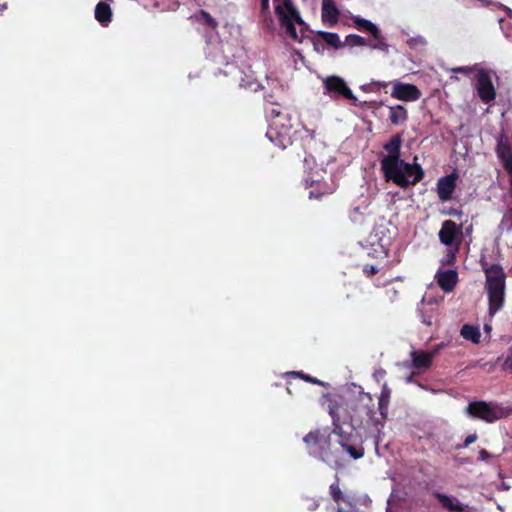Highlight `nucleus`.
<instances>
[{"label":"nucleus","mask_w":512,"mask_h":512,"mask_svg":"<svg viewBox=\"0 0 512 512\" xmlns=\"http://www.w3.org/2000/svg\"><path fill=\"white\" fill-rule=\"evenodd\" d=\"M402 135H393L383 145L387 155L381 159V170L387 181H392L401 188H408L419 183L424 177V170L420 164L408 163L401 159Z\"/></svg>","instance_id":"f257e3e1"},{"label":"nucleus","mask_w":512,"mask_h":512,"mask_svg":"<svg viewBox=\"0 0 512 512\" xmlns=\"http://www.w3.org/2000/svg\"><path fill=\"white\" fill-rule=\"evenodd\" d=\"M329 404H336L341 409L343 418L349 424L362 427L370 423L378 425L380 421L375 419L374 401L369 393L358 392L348 397H339L329 400Z\"/></svg>","instance_id":"f03ea898"},{"label":"nucleus","mask_w":512,"mask_h":512,"mask_svg":"<svg viewBox=\"0 0 512 512\" xmlns=\"http://www.w3.org/2000/svg\"><path fill=\"white\" fill-rule=\"evenodd\" d=\"M328 412L332 418L333 430L331 434L338 437L339 445L352 459L358 460L364 456L362 437L356 432L357 425L349 424L343 418L341 409L336 404H328Z\"/></svg>","instance_id":"7ed1b4c3"},{"label":"nucleus","mask_w":512,"mask_h":512,"mask_svg":"<svg viewBox=\"0 0 512 512\" xmlns=\"http://www.w3.org/2000/svg\"><path fill=\"white\" fill-rule=\"evenodd\" d=\"M485 273V291L488 297V313L494 316L504 307L506 274L500 264L481 263Z\"/></svg>","instance_id":"20e7f679"},{"label":"nucleus","mask_w":512,"mask_h":512,"mask_svg":"<svg viewBox=\"0 0 512 512\" xmlns=\"http://www.w3.org/2000/svg\"><path fill=\"white\" fill-rule=\"evenodd\" d=\"M308 454L325 463H337L338 455L331 449V431L327 428L311 430L303 437Z\"/></svg>","instance_id":"39448f33"},{"label":"nucleus","mask_w":512,"mask_h":512,"mask_svg":"<svg viewBox=\"0 0 512 512\" xmlns=\"http://www.w3.org/2000/svg\"><path fill=\"white\" fill-rule=\"evenodd\" d=\"M275 12L279 18L280 26L285 29L286 34L293 40H300L297 34L295 23L306 26L299 12L291 0H283V6L277 5Z\"/></svg>","instance_id":"423d86ee"},{"label":"nucleus","mask_w":512,"mask_h":512,"mask_svg":"<svg viewBox=\"0 0 512 512\" xmlns=\"http://www.w3.org/2000/svg\"><path fill=\"white\" fill-rule=\"evenodd\" d=\"M468 414L485 422H494L505 416L504 408L494 402L474 401L467 407Z\"/></svg>","instance_id":"0eeeda50"},{"label":"nucleus","mask_w":512,"mask_h":512,"mask_svg":"<svg viewBox=\"0 0 512 512\" xmlns=\"http://www.w3.org/2000/svg\"><path fill=\"white\" fill-rule=\"evenodd\" d=\"M324 93L329 95L331 98L342 97L353 102L357 101L356 96L352 90L348 87L345 80L337 75H331L323 80Z\"/></svg>","instance_id":"6e6552de"},{"label":"nucleus","mask_w":512,"mask_h":512,"mask_svg":"<svg viewBox=\"0 0 512 512\" xmlns=\"http://www.w3.org/2000/svg\"><path fill=\"white\" fill-rule=\"evenodd\" d=\"M476 89L479 98L485 104H489L496 98V90L492 83L491 73L486 69H480L476 76Z\"/></svg>","instance_id":"1a4fd4ad"},{"label":"nucleus","mask_w":512,"mask_h":512,"mask_svg":"<svg viewBox=\"0 0 512 512\" xmlns=\"http://www.w3.org/2000/svg\"><path fill=\"white\" fill-rule=\"evenodd\" d=\"M392 85L391 96L397 100L413 102L419 100L422 95L421 91L414 84L395 80Z\"/></svg>","instance_id":"9d476101"},{"label":"nucleus","mask_w":512,"mask_h":512,"mask_svg":"<svg viewBox=\"0 0 512 512\" xmlns=\"http://www.w3.org/2000/svg\"><path fill=\"white\" fill-rule=\"evenodd\" d=\"M496 152L509 175L510 185H512V142L507 135L502 134L498 138Z\"/></svg>","instance_id":"9b49d317"},{"label":"nucleus","mask_w":512,"mask_h":512,"mask_svg":"<svg viewBox=\"0 0 512 512\" xmlns=\"http://www.w3.org/2000/svg\"><path fill=\"white\" fill-rule=\"evenodd\" d=\"M458 174L452 172L449 175L440 177L436 184V191L438 198L442 202H446L452 199L453 193L456 189Z\"/></svg>","instance_id":"f8f14e48"},{"label":"nucleus","mask_w":512,"mask_h":512,"mask_svg":"<svg viewBox=\"0 0 512 512\" xmlns=\"http://www.w3.org/2000/svg\"><path fill=\"white\" fill-rule=\"evenodd\" d=\"M443 344L437 345L431 352L413 351L411 353L412 364L416 369H427L431 366L433 358L439 353Z\"/></svg>","instance_id":"ddd939ff"},{"label":"nucleus","mask_w":512,"mask_h":512,"mask_svg":"<svg viewBox=\"0 0 512 512\" xmlns=\"http://www.w3.org/2000/svg\"><path fill=\"white\" fill-rule=\"evenodd\" d=\"M459 234H461V227L452 220H445L438 235L441 243L451 246Z\"/></svg>","instance_id":"4468645a"},{"label":"nucleus","mask_w":512,"mask_h":512,"mask_svg":"<svg viewBox=\"0 0 512 512\" xmlns=\"http://www.w3.org/2000/svg\"><path fill=\"white\" fill-rule=\"evenodd\" d=\"M433 496L438 500L441 506L448 512H464L467 510L468 505L463 504L454 496H449L444 493L435 492Z\"/></svg>","instance_id":"2eb2a0df"},{"label":"nucleus","mask_w":512,"mask_h":512,"mask_svg":"<svg viewBox=\"0 0 512 512\" xmlns=\"http://www.w3.org/2000/svg\"><path fill=\"white\" fill-rule=\"evenodd\" d=\"M309 199L321 200L323 196L331 195L335 192L336 186L332 183L312 179L310 184Z\"/></svg>","instance_id":"dca6fc26"},{"label":"nucleus","mask_w":512,"mask_h":512,"mask_svg":"<svg viewBox=\"0 0 512 512\" xmlns=\"http://www.w3.org/2000/svg\"><path fill=\"white\" fill-rule=\"evenodd\" d=\"M436 281L443 291L451 292L457 284L458 274L455 270L438 271Z\"/></svg>","instance_id":"f3484780"},{"label":"nucleus","mask_w":512,"mask_h":512,"mask_svg":"<svg viewBox=\"0 0 512 512\" xmlns=\"http://www.w3.org/2000/svg\"><path fill=\"white\" fill-rule=\"evenodd\" d=\"M322 21L329 26H334L339 19V10L333 0H322Z\"/></svg>","instance_id":"a211bd4d"},{"label":"nucleus","mask_w":512,"mask_h":512,"mask_svg":"<svg viewBox=\"0 0 512 512\" xmlns=\"http://www.w3.org/2000/svg\"><path fill=\"white\" fill-rule=\"evenodd\" d=\"M356 25L358 28L370 32L373 38L378 41V43L373 46L374 48L386 49L387 45L383 43L380 31L376 27V25H374L371 21L366 19H357Z\"/></svg>","instance_id":"6ab92c4d"},{"label":"nucleus","mask_w":512,"mask_h":512,"mask_svg":"<svg viewBox=\"0 0 512 512\" xmlns=\"http://www.w3.org/2000/svg\"><path fill=\"white\" fill-rule=\"evenodd\" d=\"M112 10L105 1H100L95 7V19L103 26L107 27L112 21Z\"/></svg>","instance_id":"aec40b11"},{"label":"nucleus","mask_w":512,"mask_h":512,"mask_svg":"<svg viewBox=\"0 0 512 512\" xmlns=\"http://www.w3.org/2000/svg\"><path fill=\"white\" fill-rule=\"evenodd\" d=\"M390 396H391V390L388 388V386L385 384L382 387L379 399H378V409L381 415L380 424L386 420L388 415V407L390 404Z\"/></svg>","instance_id":"412c9836"},{"label":"nucleus","mask_w":512,"mask_h":512,"mask_svg":"<svg viewBox=\"0 0 512 512\" xmlns=\"http://www.w3.org/2000/svg\"><path fill=\"white\" fill-rule=\"evenodd\" d=\"M408 113L404 106L396 105L389 107V120L393 125H400L407 121Z\"/></svg>","instance_id":"4be33fe9"},{"label":"nucleus","mask_w":512,"mask_h":512,"mask_svg":"<svg viewBox=\"0 0 512 512\" xmlns=\"http://www.w3.org/2000/svg\"><path fill=\"white\" fill-rule=\"evenodd\" d=\"M460 333H461V336L466 340H470L475 344L480 342V337H481L480 330L473 325L464 324L461 328Z\"/></svg>","instance_id":"5701e85b"},{"label":"nucleus","mask_w":512,"mask_h":512,"mask_svg":"<svg viewBox=\"0 0 512 512\" xmlns=\"http://www.w3.org/2000/svg\"><path fill=\"white\" fill-rule=\"evenodd\" d=\"M318 36L329 46L334 47L335 49L342 48L344 44L340 41V38L337 33L319 31Z\"/></svg>","instance_id":"b1692460"},{"label":"nucleus","mask_w":512,"mask_h":512,"mask_svg":"<svg viewBox=\"0 0 512 512\" xmlns=\"http://www.w3.org/2000/svg\"><path fill=\"white\" fill-rule=\"evenodd\" d=\"M329 493L333 501L337 504L344 500L343 492L340 488V478L338 475H335V481L329 486Z\"/></svg>","instance_id":"393cba45"},{"label":"nucleus","mask_w":512,"mask_h":512,"mask_svg":"<svg viewBox=\"0 0 512 512\" xmlns=\"http://www.w3.org/2000/svg\"><path fill=\"white\" fill-rule=\"evenodd\" d=\"M291 375L293 376H297V377H300L302 378L303 380H305L306 382H309V383H312V384H317V385H323V382L318 380L317 378L315 377H312L308 374H304L303 372L301 371H294V372H291Z\"/></svg>","instance_id":"a878e982"},{"label":"nucleus","mask_w":512,"mask_h":512,"mask_svg":"<svg viewBox=\"0 0 512 512\" xmlns=\"http://www.w3.org/2000/svg\"><path fill=\"white\" fill-rule=\"evenodd\" d=\"M348 290L346 294L347 300L354 299L358 294L362 293L361 288L357 284H349Z\"/></svg>","instance_id":"bb28decb"},{"label":"nucleus","mask_w":512,"mask_h":512,"mask_svg":"<svg viewBox=\"0 0 512 512\" xmlns=\"http://www.w3.org/2000/svg\"><path fill=\"white\" fill-rule=\"evenodd\" d=\"M347 42L351 46H362L365 44V39L359 35L352 34L347 36Z\"/></svg>","instance_id":"cd10ccee"},{"label":"nucleus","mask_w":512,"mask_h":512,"mask_svg":"<svg viewBox=\"0 0 512 512\" xmlns=\"http://www.w3.org/2000/svg\"><path fill=\"white\" fill-rule=\"evenodd\" d=\"M379 272V269L372 264H366L363 267V273L367 277H372L373 275L377 274Z\"/></svg>","instance_id":"c85d7f7f"},{"label":"nucleus","mask_w":512,"mask_h":512,"mask_svg":"<svg viewBox=\"0 0 512 512\" xmlns=\"http://www.w3.org/2000/svg\"><path fill=\"white\" fill-rule=\"evenodd\" d=\"M201 14L202 16L204 17L205 19V22L208 26L212 27V28H215L217 26V22L216 20L206 11L202 10L201 11Z\"/></svg>","instance_id":"c756f323"},{"label":"nucleus","mask_w":512,"mask_h":512,"mask_svg":"<svg viewBox=\"0 0 512 512\" xmlns=\"http://www.w3.org/2000/svg\"><path fill=\"white\" fill-rule=\"evenodd\" d=\"M504 370H512V346L508 349L507 356L503 363Z\"/></svg>","instance_id":"7c9ffc66"},{"label":"nucleus","mask_w":512,"mask_h":512,"mask_svg":"<svg viewBox=\"0 0 512 512\" xmlns=\"http://www.w3.org/2000/svg\"><path fill=\"white\" fill-rule=\"evenodd\" d=\"M476 440H477V435H476V434L468 435V436L466 437V439L464 440V443H463V444H461V445H458V446H457V449H460V448H466V447H468L470 444L474 443Z\"/></svg>","instance_id":"2f4dec72"},{"label":"nucleus","mask_w":512,"mask_h":512,"mask_svg":"<svg viewBox=\"0 0 512 512\" xmlns=\"http://www.w3.org/2000/svg\"><path fill=\"white\" fill-rule=\"evenodd\" d=\"M261 13L264 15L270 14L269 0H261Z\"/></svg>","instance_id":"473e14b6"},{"label":"nucleus","mask_w":512,"mask_h":512,"mask_svg":"<svg viewBox=\"0 0 512 512\" xmlns=\"http://www.w3.org/2000/svg\"><path fill=\"white\" fill-rule=\"evenodd\" d=\"M319 501L312 499L307 507L308 510L314 511L319 507Z\"/></svg>","instance_id":"72a5a7b5"},{"label":"nucleus","mask_w":512,"mask_h":512,"mask_svg":"<svg viewBox=\"0 0 512 512\" xmlns=\"http://www.w3.org/2000/svg\"><path fill=\"white\" fill-rule=\"evenodd\" d=\"M488 458H490V454L487 450L485 449H481L479 451V459L480 460H487Z\"/></svg>","instance_id":"f704fd0d"},{"label":"nucleus","mask_w":512,"mask_h":512,"mask_svg":"<svg viewBox=\"0 0 512 512\" xmlns=\"http://www.w3.org/2000/svg\"><path fill=\"white\" fill-rule=\"evenodd\" d=\"M452 71L458 72V73H463V74H468V73H470L471 69L468 67H457V68L452 69Z\"/></svg>","instance_id":"c9c22d12"},{"label":"nucleus","mask_w":512,"mask_h":512,"mask_svg":"<svg viewBox=\"0 0 512 512\" xmlns=\"http://www.w3.org/2000/svg\"><path fill=\"white\" fill-rule=\"evenodd\" d=\"M281 111L278 108H272L270 111V115L272 118H277L281 116Z\"/></svg>","instance_id":"e433bc0d"},{"label":"nucleus","mask_w":512,"mask_h":512,"mask_svg":"<svg viewBox=\"0 0 512 512\" xmlns=\"http://www.w3.org/2000/svg\"><path fill=\"white\" fill-rule=\"evenodd\" d=\"M277 134L276 130L274 128H270L266 135L273 141V136Z\"/></svg>","instance_id":"4c0bfd02"},{"label":"nucleus","mask_w":512,"mask_h":512,"mask_svg":"<svg viewBox=\"0 0 512 512\" xmlns=\"http://www.w3.org/2000/svg\"><path fill=\"white\" fill-rule=\"evenodd\" d=\"M7 9V3H0V15Z\"/></svg>","instance_id":"58836bf2"},{"label":"nucleus","mask_w":512,"mask_h":512,"mask_svg":"<svg viewBox=\"0 0 512 512\" xmlns=\"http://www.w3.org/2000/svg\"><path fill=\"white\" fill-rule=\"evenodd\" d=\"M377 84L379 85V87H382V88H386L388 86L387 82H378Z\"/></svg>","instance_id":"ea45409f"},{"label":"nucleus","mask_w":512,"mask_h":512,"mask_svg":"<svg viewBox=\"0 0 512 512\" xmlns=\"http://www.w3.org/2000/svg\"><path fill=\"white\" fill-rule=\"evenodd\" d=\"M484 328H485L486 331H489L491 329L490 326H488L487 324L485 325Z\"/></svg>","instance_id":"a19ab883"},{"label":"nucleus","mask_w":512,"mask_h":512,"mask_svg":"<svg viewBox=\"0 0 512 512\" xmlns=\"http://www.w3.org/2000/svg\"><path fill=\"white\" fill-rule=\"evenodd\" d=\"M457 212L455 210H453L452 212H450L449 214L450 215H455Z\"/></svg>","instance_id":"79ce46f5"},{"label":"nucleus","mask_w":512,"mask_h":512,"mask_svg":"<svg viewBox=\"0 0 512 512\" xmlns=\"http://www.w3.org/2000/svg\"><path fill=\"white\" fill-rule=\"evenodd\" d=\"M336 512H344L342 508H338Z\"/></svg>","instance_id":"37998d69"}]
</instances>
